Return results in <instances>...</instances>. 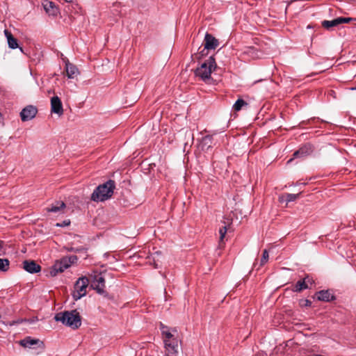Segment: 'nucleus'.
<instances>
[{
    "mask_svg": "<svg viewBox=\"0 0 356 356\" xmlns=\"http://www.w3.org/2000/svg\"><path fill=\"white\" fill-rule=\"evenodd\" d=\"M65 2H67V3H70V2H72V0H64Z\"/></svg>",
    "mask_w": 356,
    "mask_h": 356,
    "instance_id": "c9c22d12",
    "label": "nucleus"
},
{
    "mask_svg": "<svg viewBox=\"0 0 356 356\" xmlns=\"http://www.w3.org/2000/svg\"><path fill=\"white\" fill-rule=\"evenodd\" d=\"M89 281L86 277L79 278L74 284V291L72 296L74 300H77L86 296V289L88 286Z\"/></svg>",
    "mask_w": 356,
    "mask_h": 356,
    "instance_id": "39448f33",
    "label": "nucleus"
},
{
    "mask_svg": "<svg viewBox=\"0 0 356 356\" xmlns=\"http://www.w3.org/2000/svg\"><path fill=\"white\" fill-rule=\"evenodd\" d=\"M339 17L336 18L333 20L328 21V20H324L322 22V26L327 29H330L332 27L337 26L339 25Z\"/></svg>",
    "mask_w": 356,
    "mask_h": 356,
    "instance_id": "4be33fe9",
    "label": "nucleus"
},
{
    "mask_svg": "<svg viewBox=\"0 0 356 356\" xmlns=\"http://www.w3.org/2000/svg\"><path fill=\"white\" fill-rule=\"evenodd\" d=\"M19 343L24 348H34L35 346L41 347L43 342L38 339H33L31 337H26L19 341Z\"/></svg>",
    "mask_w": 356,
    "mask_h": 356,
    "instance_id": "1a4fd4ad",
    "label": "nucleus"
},
{
    "mask_svg": "<svg viewBox=\"0 0 356 356\" xmlns=\"http://www.w3.org/2000/svg\"><path fill=\"white\" fill-rule=\"evenodd\" d=\"M67 259H70V265L74 263L76 259V256H71L70 257H66Z\"/></svg>",
    "mask_w": 356,
    "mask_h": 356,
    "instance_id": "473e14b6",
    "label": "nucleus"
},
{
    "mask_svg": "<svg viewBox=\"0 0 356 356\" xmlns=\"http://www.w3.org/2000/svg\"><path fill=\"white\" fill-rule=\"evenodd\" d=\"M352 90H356V87L355 88H353Z\"/></svg>",
    "mask_w": 356,
    "mask_h": 356,
    "instance_id": "4c0bfd02",
    "label": "nucleus"
},
{
    "mask_svg": "<svg viewBox=\"0 0 356 356\" xmlns=\"http://www.w3.org/2000/svg\"><path fill=\"white\" fill-rule=\"evenodd\" d=\"M248 104L242 99H238L233 106L235 111H239L244 105Z\"/></svg>",
    "mask_w": 356,
    "mask_h": 356,
    "instance_id": "b1692460",
    "label": "nucleus"
},
{
    "mask_svg": "<svg viewBox=\"0 0 356 356\" xmlns=\"http://www.w3.org/2000/svg\"><path fill=\"white\" fill-rule=\"evenodd\" d=\"M308 288H309L308 284H306L305 282L303 281V280H301L296 282L293 291L295 292H300L301 291L308 289Z\"/></svg>",
    "mask_w": 356,
    "mask_h": 356,
    "instance_id": "5701e85b",
    "label": "nucleus"
},
{
    "mask_svg": "<svg viewBox=\"0 0 356 356\" xmlns=\"http://www.w3.org/2000/svg\"><path fill=\"white\" fill-rule=\"evenodd\" d=\"M303 281L305 282L306 284H307L308 285L310 284L312 285L313 283H314V280L312 277H310L309 276L307 275L304 279H303Z\"/></svg>",
    "mask_w": 356,
    "mask_h": 356,
    "instance_id": "c756f323",
    "label": "nucleus"
},
{
    "mask_svg": "<svg viewBox=\"0 0 356 356\" xmlns=\"http://www.w3.org/2000/svg\"><path fill=\"white\" fill-rule=\"evenodd\" d=\"M65 72L67 76L69 79H74L79 73L78 68L74 65L70 63L68 60L65 63Z\"/></svg>",
    "mask_w": 356,
    "mask_h": 356,
    "instance_id": "dca6fc26",
    "label": "nucleus"
},
{
    "mask_svg": "<svg viewBox=\"0 0 356 356\" xmlns=\"http://www.w3.org/2000/svg\"><path fill=\"white\" fill-rule=\"evenodd\" d=\"M10 262L7 259H0V270L7 271L9 268Z\"/></svg>",
    "mask_w": 356,
    "mask_h": 356,
    "instance_id": "393cba45",
    "label": "nucleus"
},
{
    "mask_svg": "<svg viewBox=\"0 0 356 356\" xmlns=\"http://www.w3.org/2000/svg\"><path fill=\"white\" fill-rule=\"evenodd\" d=\"M54 319L72 329H77L81 325V316L76 309L59 312L55 315Z\"/></svg>",
    "mask_w": 356,
    "mask_h": 356,
    "instance_id": "f03ea898",
    "label": "nucleus"
},
{
    "mask_svg": "<svg viewBox=\"0 0 356 356\" xmlns=\"http://www.w3.org/2000/svg\"><path fill=\"white\" fill-rule=\"evenodd\" d=\"M301 193L297 194L285 193L279 197L280 202H286V204L290 202H293L297 200Z\"/></svg>",
    "mask_w": 356,
    "mask_h": 356,
    "instance_id": "aec40b11",
    "label": "nucleus"
},
{
    "mask_svg": "<svg viewBox=\"0 0 356 356\" xmlns=\"http://www.w3.org/2000/svg\"><path fill=\"white\" fill-rule=\"evenodd\" d=\"M160 329L164 343L165 356H177L179 345L181 342V339L178 338L177 330L175 328H170L162 323Z\"/></svg>",
    "mask_w": 356,
    "mask_h": 356,
    "instance_id": "f257e3e1",
    "label": "nucleus"
},
{
    "mask_svg": "<svg viewBox=\"0 0 356 356\" xmlns=\"http://www.w3.org/2000/svg\"><path fill=\"white\" fill-rule=\"evenodd\" d=\"M4 34L7 38L8 47L13 49L17 48V40L13 37L12 33L8 30L5 29Z\"/></svg>",
    "mask_w": 356,
    "mask_h": 356,
    "instance_id": "a211bd4d",
    "label": "nucleus"
},
{
    "mask_svg": "<svg viewBox=\"0 0 356 356\" xmlns=\"http://www.w3.org/2000/svg\"><path fill=\"white\" fill-rule=\"evenodd\" d=\"M204 42L206 49H215L219 44L218 40L209 33H206Z\"/></svg>",
    "mask_w": 356,
    "mask_h": 356,
    "instance_id": "ddd939ff",
    "label": "nucleus"
},
{
    "mask_svg": "<svg viewBox=\"0 0 356 356\" xmlns=\"http://www.w3.org/2000/svg\"><path fill=\"white\" fill-rule=\"evenodd\" d=\"M51 113L61 115L63 113V104L60 99L58 96L52 97L51 99Z\"/></svg>",
    "mask_w": 356,
    "mask_h": 356,
    "instance_id": "9b49d317",
    "label": "nucleus"
},
{
    "mask_svg": "<svg viewBox=\"0 0 356 356\" xmlns=\"http://www.w3.org/2000/svg\"><path fill=\"white\" fill-rule=\"evenodd\" d=\"M313 152V147L310 144H306L296 151L293 154V158L288 161L291 162L295 158H303L309 155Z\"/></svg>",
    "mask_w": 356,
    "mask_h": 356,
    "instance_id": "9d476101",
    "label": "nucleus"
},
{
    "mask_svg": "<svg viewBox=\"0 0 356 356\" xmlns=\"http://www.w3.org/2000/svg\"><path fill=\"white\" fill-rule=\"evenodd\" d=\"M65 208V204L63 202H56L47 208V212L58 213L62 211Z\"/></svg>",
    "mask_w": 356,
    "mask_h": 356,
    "instance_id": "412c9836",
    "label": "nucleus"
},
{
    "mask_svg": "<svg viewBox=\"0 0 356 356\" xmlns=\"http://www.w3.org/2000/svg\"><path fill=\"white\" fill-rule=\"evenodd\" d=\"M216 67L215 58L213 56H210L195 70V74L204 82H209L211 79V73L215 70Z\"/></svg>",
    "mask_w": 356,
    "mask_h": 356,
    "instance_id": "20e7f679",
    "label": "nucleus"
},
{
    "mask_svg": "<svg viewBox=\"0 0 356 356\" xmlns=\"http://www.w3.org/2000/svg\"><path fill=\"white\" fill-rule=\"evenodd\" d=\"M23 268L30 273H36L41 270L40 266L33 260H25L23 262Z\"/></svg>",
    "mask_w": 356,
    "mask_h": 356,
    "instance_id": "f8f14e48",
    "label": "nucleus"
},
{
    "mask_svg": "<svg viewBox=\"0 0 356 356\" xmlns=\"http://www.w3.org/2000/svg\"><path fill=\"white\" fill-rule=\"evenodd\" d=\"M42 6L46 13L49 15L56 16L58 13V9L56 6L55 3L49 0H44L42 2Z\"/></svg>",
    "mask_w": 356,
    "mask_h": 356,
    "instance_id": "4468645a",
    "label": "nucleus"
},
{
    "mask_svg": "<svg viewBox=\"0 0 356 356\" xmlns=\"http://www.w3.org/2000/svg\"><path fill=\"white\" fill-rule=\"evenodd\" d=\"M4 252L3 248V242L2 241H0V254Z\"/></svg>",
    "mask_w": 356,
    "mask_h": 356,
    "instance_id": "72a5a7b5",
    "label": "nucleus"
},
{
    "mask_svg": "<svg viewBox=\"0 0 356 356\" xmlns=\"http://www.w3.org/2000/svg\"><path fill=\"white\" fill-rule=\"evenodd\" d=\"M316 298L321 301L330 302L334 300L335 297L329 290H322L316 293Z\"/></svg>",
    "mask_w": 356,
    "mask_h": 356,
    "instance_id": "2eb2a0df",
    "label": "nucleus"
},
{
    "mask_svg": "<svg viewBox=\"0 0 356 356\" xmlns=\"http://www.w3.org/2000/svg\"><path fill=\"white\" fill-rule=\"evenodd\" d=\"M161 258V252L160 251H156L147 257L149 264H153L155 268L159 267V262H160Z\"/></svg>",
    "mask_w": 356,
    "mask_h": 356,
    "instance_id": "6ab92c4d",
    "label": "nucleus"
},
{
    "mask_svg": "<svg viewBox=\"0 0 356 356\" xmlns=\"http://www.w3.org/2000/svg\"><path fill=\"white\" fill-rule=\"evenodd\" d=\"M114 188V181L108 180L96 188L92 193L91 200L95 202L104 201L112 196Z\"/></svg>",
    "mask_w": 356,
    "mask_h": 356,
    "instance_id": "7ed1b4c3",
    "label": "nucleus"
},
{
    "mask_svg": "<svg viewBox=\"0 0 356 356\" xmlns=\"http://www.w3.org/2000/svg\"><path fill=\"white\" fill-rule=\"evenodd\" d=\"M227 227L226 225L220 228L219 229V234H220V239H219V243H220V245H221V243H223V239L227 234Z\"/></svg>",
    "mask_w": 356,
    "mask_h": 356,
    "instance_id": "a878e982",
    "label": "nucleus"
},
{
    "mask_svg": "<svg viewBox=\"0 0 356 356\" xmlns=\"http://www.w3.org/2000/svg\"><path fill=\"white\" fill-rule=\"evenodd\" d=\"M70 266V259L63 257L60 261H56L52 267L50 273L52 276H56L58 273L63 272Z\"/></svg>",
    "mask_w": 356,
    "mask_h": 356,
    "instance_id": "423d86ee",
    "label": "nucleus"
},
{
    "mask_svg": "<svg viewBox=\"0 0 356 356\" xmlns=\"http://www.w3.org/2000/svg\"><path fill=\"white\" fill-rule=\"evenodd\" d=\"M301 305L305 306V307H310L312 305V302L307 299L303 300H302Z\"/></svg>",
    "mask_w": 356,
    "mask_h": 356,
    "instance_id": "7c9ffc66",
    "label": "nucleus"
},
{
    "mask_svg": "<svg viewBox=\"0 0 356 356\" xmlns=\"http://www.w3.org/2000/svg\"><path fill=\"white\" fill-rule=\"evenodd\" d=\"M70 224V220H64L62 223H57L56 226L57 227H65V226H68Z\"/></svg>",
    "mask_w": 356,
    "mask_h": 356,
    "instance_id": "2f4dec72",
    "label": "nucleus"
},
{
    "mask_svg": "<svg viewBox=\"0 0 356 356\" xmlns=\"http://www.w3.org/2000/svg\"><path fill=\"white\" fill-rule=\"evenodd\" d=\"M213 145V138L211 136H206L202 138L200 146L203 151H208Z\"/></svg>",
    "mask_w": 356,
    "mask_h": 356,
    "instance_id": "f3484780",
    "label": "nucleus"
},
{
    "mask_svg": "<svg viewBox=\"0 0 356 356\" xmlns=\"http://www.w3.org/2000/svg\"><path fill=\"white\" fill-rule=\"evenodd\" d=\"M268 252L267 250H264L262 254V257L261 259V266L264 265L268 260Z\"/></svg>",
    "mask_w": 356,
    "mask_h": 356,
    "instance_id": "bb28decb",
    "label": "nucleus"
},
{
    "mask_svg": "<svg viewBox=\"0 0 356 356\" xmlns=\"http://www.w3.org/2000/svg\"><path fill=\"white\" fill-rule=\"evenodd\" d=\"M1 119H2V116H1V114L0 113V122H1Z\"/></svg>",
    "mask_w": 356,
    "mask_h": 356,
    "instance_id": "e433bc0d",
    "label": "nucleus"
},
{
    "mask_svg": "<svg viewBox=\"0 0 356 356\" xmlns=\"http://www.w3.org/2000/svg\"><path fill=\"white\" fill-rule=\"evenodd\" d=\"M38 113L37 108L34 106L29 105L22 109L20 113L21 120L23 122L32 120Z\"/></svg>",
    "mask_w": 356,
    "mask_h": 356,
    "instance_id": "6e6552de",
    "label": "nucleus"
},
{
    "mask_svg": "<svg viewBox=\"0 0 356 356\" xmlns=\"http://www.w3.org/2000/svg\"><path fill=\"white\" fill-rule=\"evenodd\" d=\"M91 286L99 294L105 293V280L100 273L95 274L91 282Z\"/></svg>",
    "mask_w": 356,
    "mask_h": 356,
    "instance_id": "0eeeda50",
    "label": "nucleus"
},
{
    "mask_svg": "<svg viewBox=\"0 0 356 356\" xmlns=\"http://www.w3.org/2000/svg\"><path fill=\"white\" fill-rule=\"evenodd\" d=\"M355 19H353V18H350V17H339V24H342V23H348L353 20H355Z\"/></svg>",
    "mask_w": 356,
    "mask_h": 356,
    "instance_id": "c85d7f7f",
    "label": "nucleus"
},
{
    "mask_svg": "<svg viewBox=\"0 0 356 356\" xmlns=\"http://www.w3.org/2000/svg\"><path fill=\"white\" fill-rule=\"evenodd\" d=\"M67 250L68 251H71V252H76V251H78V249H74V248H67Z\"/></svg>",
    "mask_w": 356,
    "mask_h": 356,
    "instance_id": "f704fd0d",
    "label": "nucleus"
},
{
    "mask_svg": "<svg viewBox=\"0 0 356 356\" xmlns=\"http://www.w3.org/2000/svg\"><path fill=\"white\" fill-rule=\"evenodd\" d=\"M248 54H251L254 58H258L259 57V54H258V52L256 51V50L254 49V48L253 47H250L248 50V52H247Z\"/></svg>",
    "mask_w": 356,
    "mask_h": 356,
    "instance_id": "cd10ccee",
    "label": "nucleus"
}]
</instances>
